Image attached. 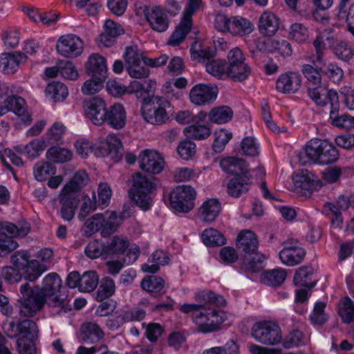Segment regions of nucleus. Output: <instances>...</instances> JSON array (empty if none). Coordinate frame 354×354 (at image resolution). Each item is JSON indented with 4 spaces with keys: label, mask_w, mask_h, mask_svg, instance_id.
Instances as JSON below:
<instances>
[{
    "label": "nucleus",
    "mask_w": 354,
    "mask_h": 354,
    "mask_svg": "<svg viewBox=\"0 0 354 354\" xmlns=\"http://www.w3.org/2000/svg\"><path fill=\"white\" fill-rule=\"evenodd\" d=\"M62 286V279L56 273L46 275L41 287L36 286L31 288L27 282L21 285L17 304L19 315L32 317L43 308L46 303L52 307H60L66 312L67 295L61 292Z\"/></svg>",
    "instance_id": "obj_1"
},
{
    "label": "nucleus",
    "mask_w": 354,
    "mask_h": 354,
    "mask_svg": "<svg viewBox=\"0 0 354 354\" xmlns=\"http://www.w3.org/2000/svg\"><path fill=\"white\" fill-rule=\"evenodd\" d=\"M195 299L198 304H185L180 307V310L186 314L191 313L201 332L209 333L218 330L225 319V314L212 306H225L224 298L212 291H203L196 294Z\"/></svg>",
    "instance_id": "obj_2"
},
{
    "label": "nucleus",
    "mask_w": 354,
    "mask_h": 354,
    "mask_svg": "<svg viewBox=\"0 0 354 354\" xmlns=\"http://www.w3.org/2000/svg\"><path fill=\"white\" fill-rule=\"evenodd\" d=\"M195 299L198 304H185L180 307V310L186 314L191 313L201 332L209 333L218 330L225 319V314L212 306H225L224 298L212 291H203L196 294Z\"/></svg>",
    "instance_id": "obj_3"
},
{
    "label": "nucleus",
    "mask_w": 354,
    "mask_h": 354,
    "mask_svg": "<svg viewBox=\"0 0 354 354\" xmlns=\"http://www.w3.org/2000/svg\"><path fill=\"white\" fill-rule=\"evenodd\" d=\"M259 242L254 233L250 230L241 231L236 239V246L244 253L241 268L246 272H259L263 268L266 257L257 252Z\"/></svg>",
    "instance_id": "obj_4"
},
{
    "label": "nucleus",
    "mask_w": 354,
    "mask_h": 354,
    "mask_svg": "<svg viewBox=\"0 0 354 354\" xmlns=\"http://www.w3.org/2000/svg\"><path fill=\"white\" fill-rule=\"evenodd\" d=\"M306 154L308 158L321 165H329L339 158L336 147L326 140L310 141L306 147Z\"/></svg>",
    "instance_id": "obj_5"
},
{
    "label": "nucleus",
    "mask_w": 354,
    "mask_h": 354,
    "mask_svg": "<svg viewBox=\"0 0 354 354\" xmlns=\"http://www.w3.org/2000/svg\"><path fill=\"white\" fill-rule=\"evenodd\" d=\"M136 14L144 16L150 28L155 32H164L169 26L167 14L159 6L136 5Z\"/></svg>",
    "instance_id": "obj_6"
},
{
    "label": "nucleus",
    "mask_w": 354,
    "mask_h": 354,
    "mask_svg": "<svg viewBox=\"0 0 354 354\" xmlns=\"http://www.w3.org/2000/svg\"><path fill=\"white\" fill-rule=\"evenodd\" d=\"M252 336L258 342L275 346L281 342L282 333L279 326L272 322H260L252 328Z\"/></svg>",
    "instance_id": "obj_7"
},
{
    "label": "nucleus",
    "mask_w": 354,
    "mask_h": 354,
    "mask_svg": "<svg viewBox=\"0 0 354 354\" xmlns=\"http://www.w3.org/2000/svg\"><path fill=\"white\" fill-rule=\"evenodd\" d=\"M153 188V183L149 179L140 173H136L129 194L138 207L143 210H147L151 205L150 194Z\"/></svg>",
    "instance_id": "obj_8"
},
{
    "label": "nucleus",
    "mask_w": 354,
    "mask_h": 354,
    "mask_svg": "<svg viewBox=\"0 0 354 354\" xmlns=\"http://www.w3.org/2000/svg\"><path fill=\"white\" fill-rule=\"evenodd\" d=\"M169 106L170 103L167 99L154 96L151 100V104L144 108L142 115L147 122L160 125L169 120L166 109Z\"/></svg>",
    "instance_id": "obj_9"
},
{
    "label": "nucleus",
    "mask_w": 354,
    "mask_h": 354,
    "mask_svg": "<svg viewBox=\"0 0 354 354\" xmlns=\"http://www.w3.org/2000/svg\"><path fill=\"white\" fill-rule=\"evenodd\" d=\"M195 197L196 192L191 186H178L170 193L171 207L179 212H188L194 207Z\"/></svg>",
    "instance_id": "obj_10"
},
{
    "label": "nucleus",
    "mask_w": 354,
    "mask_h": 354,
    "mask_svg": "<svg viewBox=\"0 0 354 354\" xmlns=\"http://www.w3.org/2000/svg\"><path fill=\"white\" fill-rule=\"evenodd\" d=\"M5 334L11 339L17 338L20 335L26 337L35 338L37 336L39 330L35 322L30 319L20 320L13 319L12 321L3 324Z\"/></svg>",
    "instance_id": "obj_11"
},
{
    "label": "nucleus",
    "mask_w": 354,
    "mask_h": 354,
    "mask_svg": "<svg viewBox=\"0 0 354 354\" xmlns=\"http://www.w3.org/2000/svg\"><path fill=\"white\" fill-rule=\"evenodd\" d=\"M56 49L58 53L63 57L74 58L82 53L84 42L80 37L75 35H65L58 39Z\"/></svg>",
    "instance_id": "obj_12"
},
{
    "label": "nucleus",
    "mask_w": 354,
    "mask_h": 354,
    "mask_svg": "<svg viewBox=\"0 0 354 354\" xmlns=\"http://www.w3.org/2000/svg\"><path fill=\"white\" fill-rule=\"evenodd\" d=\"M140 168L147 173L158 174L164 169L165 160L158 151L145 149L138 157Z\"/></svg>",
    "instance_id": "obj_13"
},
{
    "label": "nucleus",
    "mask_w": 354,
    "mask_h": 354,
    "mask_svg": "<svg viewBox=\"0 0 354 354\" xmlns=\"http://www.w3.org/2000/svg\"><path fill=\"white\" fill-rule=\"evenodd\" d=\"M218 95V88L212 84H198L189 91L190 102L196 106H205L213 103Z\"/></svg>",
    "instance_id": "obj_14"
},
{
    "label": "nucleus",
    "mask_w": 354,
    "mask_h": 354,
    "mask_svg": "<svg viewBox=\"0 0 354 354\" xmlns=\"http://www.w3.org/2000/svg\"><path fill=\"white\" fill-rule=\"evenodd\" d=\"M83 108L85 115L94 124L101 125L105 122L106 104L104 100L95 97L84 102Z\"/></svg>",
    "instance_id": "obj_15"
},
{
    "label": "nucleus",
    "mask_w": 354,
    "mask_h": 354,
    "mask_svg": "<svg viewBox=\"0 0 354 354\" xmlns=\"http://www.w3.org/2000/svg\"><path fill=\"white\" fill-rule=\"evenodd\" d=\"M217 21L227 23L228 31L233 35L243 37L250 35L254 30L252 23L241 16L227 18L225 15H218Z\"/></svg>",
    "instance_id": "obj_16"
},
{
    "label": "nucleus",
    "mask_w": 354,
    "mask_h": 354,
    "mask_svg": "<svg viewBox=\"0 0 354 354\" xmlns=\"http://www.w3.org/2000/svg\"><path fill=\"white\" fill-rule=\"evenodd\" d=\"M59 201L61 205L59 211L61 217L66 221H72L80 201V196L62 189L59 196Z\"/></svg>",
    "instance_id": "obj_17"
},
{
    "label": "nucleus",
    "mask_w": 354,
    "mask_h": 354,
    "mask_svg": "<svg viewBox=\"0 0 354 354\" xmlns=\"http://www.w3.org/2000/svg\"><path fill=\"white\" fill-rule=\"evenodd\" d=\"M27 59V55L18 51L3 53L0 55V71L5 74H13Z\"/></svg>",
    "instance_id": "obj_18"
},
{
    "label": "nucleus",
    "mask_w": 354,
    "mask_h": 354,
    "mask_svg": "<svg viewBox=\"0 0 354 354\" xmlns=\"http://www.w3.org/2000/svg\"><path fill=\"white\" fill-rule=\"evenodd\" d=\"M292 180L296 187L312 192L322 186L321 181L308 170H301L295 174Z\"/></svg>",
    "instance_id": "obj_19"
},
{
    "label": "nucleus",
    "mask_w": 354,
    "mask_h": 354,
    "mask_svg": "<svg viewBox=\"0 0 354 354\" xmlns=\"http://www.w3.org/2000/svg\"><path fill=\"white\" fill-rule=\"evenodd\" d=\"M30 231V225L25 221L16 224L8 221L0 222V236L8 238H23Z\"/></svg>",
    "instance_id": "obj_20"
},
{
    "label": "nucleus",
    "mask_w": 354,
    "mask_h": 354,
    "mask_svg": "<svg viewBox=\"0 0 354 354\" xmlns=\"http://www.w3.org/2000/svg\"><path fill=\"white\" fill-rule=\"evenodd\" d=\"M3 104L7 109V112H14L25 122L32 120L31 116L27 111L25 100L22 97L12 95V93L6 95Z\"/></svg>",
    "instance_id": "obj_21"
},
{
    "label": "nucleus",
    "mask_w": 354,
    "mask_h": 354,
    "mask_svg": "<svg viewBox=\"0 0 354 354\" xmlns=\"http://www.w3.org/2000/svg\"><path fill=\"white\" fill-rule=\"evenodd\" d=\"M301 78L296 73H284L277 80L276 88L283 93L297 92L301 86Z\"/></svg>",
    "instance_id": "obj_22"
},
{
    "label": "nucleus",
    "mask_w": 354,
    "mask_h": 354,
    "mask_svg": "<svg viewBox=\"0 0 354 354\" xmlns=\"http://www.w3.org/2000/svg\"><path fill=\"white\" fill-rule=\"evenodd\" d=\"M279 18L270 11H264L259 19V32L268 37L273 36L279 29Z\"/></svg>",
    "instance_id": "obj_23"
},
{
    "label": "nucleus",
    "mask_w": 354,
    "mask_h": 354,
    "mask_svg": "<svg viewBox=\"0 0 354 354\" xmlns=\"http://www.w3.org/2000/svg\"><path fill=\"white\" fill-rule=\"evenodd\" d=\"M220 165L225 172L234 175V177L250 176L248 165L243 159L228 157L221 160Z\"/></svg>",
    "instance_id": "obj_24"
},
{
    "label": "nucleus",
    "mask_w": 354,
    "mask_h": 354,
    "mask_svg": "<svg viewBox=\"0 0 354 354\" xmlns=\"http://www.w3.org/2000/svg\"><path fill=\"white\" fill-rule=\"evenodd\" d=\"M85 66L88 74L91 77H100L106 79L108 72L106 62L102 55L97 53L92 54L88 57Z\"/></svg>",
    "instance_id": "obj_25"
},
{
    "label": "nucleus",
    "mask_w": 354,
    "mask_h": 354,
    "mask_svg": "<svg viewBox=\"0 0 354 354\" xmlns=\"http://www.w3.org/2000/svg\"><path fill=\"white\" fill-rule=\"evenodd\" d=\"M126 111L121 104L115 103L107 109L106 112V120L111 127L120 129L126 124Z\"/></svg>",
    "instance_id": "obj_26"
},
{
    "label": "nucleus",
    "mask_w": 354,
    "mask_h": 354,
    "mask_svg": "<svg viewBox=\"0 0 354 354\" xmlns=\"http://www.w3.org/2000/svg\"><path fill=\"white\" fill-rule=\"evenodd\" d=\"M221 209V203L217 199L209 198L198 209V216L202 221L212 223L217 218Z\"/></svg>",
    "instance_id": "obj_27"
},
{
    "label": "nucleus",
    "mask_w": 354,
    "mask_h": 354,
    "mask_svg": "<svg viewBox=\"0 0 354 354\" xmlns=\"http://www.w3.org/2000/svg\"><path fill=\"white\" fill-rule=\"evenodd\" d=\"M306 251L302 248H283L279 252L281 261L288 266H294L301 263L306 256Z\"/></svg>",
    "instance_id": "obj_28"
},
{
    "label": "nucleus",
    "mask_w": 354,
    "mask_h": 354,
    "mask_svg": "<svg viewBox=\"0 0 354 354\" xmlns=\"http://www.w3.org/2000/svg\"><path fill=\"white\" fill-rule=\"evenodd\" d=\"M104 333L95 323L84 324L81 328V339L86 344L98 342L104 337Z\"/></svg>",
    "instance_id": "obj_29"
},
{
    "label": "nucleus",
    "mask_w": 354,
    "mask_h": 354,
    "mask_svg": "<svg viewBox=\"0 0 354 354\" xmlns=\"http://www.w3.org/2000/svg\"><path fill=\"white\" fill-rule=\"evenodd\" d=\"M250 178V176L232 178L227 185L228 194L233 197H239L241 194H245L248 191Z\"/></svg>",
    "instance_id": "obj_30"
},
{
    "label": "nucleus",
    "mask_w": 354,
    "mask_h": 354,
    "mask_svg": "<svg viewBox=\"0 0 354 354\" xmlns=\"http://www.w3.org/2000/svg\"><path fill=\"white\" fill-rule=\"evenodd\" d=\"M233 114V111L230 106H221L212 109L208 117L211 122L222 124L230 122Z\"/></svg>",
    "instance_id": "obj_31"
},
{
    "label": "nucleus",
    "mask_w": 354,
    "mask_h": 354,
    "mask_svg": "<svg viewBox=\"0 0 354 354\" xmlns=\"http://www.w3.org/2000/svg\"><path fill=\"white\" fill-rule=\"evenodd\" d=\"M286 276V271L284 269H273L263 272L261 276V281L267 286H278L283 283Z\"/></svg>",
    "instance_id": "obj_32"
},
{
    "label": "nucleus",
    "mask_w": 354,
    "mask_h": 354,
    "mask_svg": "<svg viewBox=\"0 0 354 354\" xmlns=\"http://www.w3.org/2000/svg\"><path fill=\"white\" fill-rule=\"evenodd\" d=\"M192 26V20L183 17L180 24L170 36L167 44L174 46L179 45L190 31Z\"/></svg>",
    "instance_id": "obj_33"
},
{
    "label": "nucleus",
    "mask_w": 354,
    "mask_h": 354,
    "mask_svg": "<svg viewBox=\"0 0 354 354\" xmlns=\"http://www.w3.org/2000/svg\"><path fill=\"white\" fill-rule=\"evenodd\" d=\"M89 180L88 174L84 170L77 171L72 179L62 188L65 191L75 193L80 196V191Z\"/></svg>",
    "instance_id": "obj_34"
},
{
    "label": "nucleus",
    "mask_w": 354,
    "mask_h": 354,
    "mask_svg": "<svg viewBox=\"0 0 354 354\" xmlns=\"http://www.w3.org/2000/svg\"><path fill=\"white\" fill-rule=\"evenodd\" d=\"M320 66V71L324 76L334 83L339 82L344 77V71L337 64L333 62L324 63Z\"/></svg>",
    "instance_id": "obj_35"
},
{
    "label": "nucleus",
    "mask_w": 354,
    "mask_h": 354,
    "mask_svg": "<svg viewBox=\"0 0 354 354\" xmlns=\"http://www.w3.org/2000/svg\"><path fill=\"white\" fill-rule=\"evenodd\" d=\"M149 261L153 263V264H143L142 270L145 272L155 273L159 270L160 265L164 266L168 263L169 257L163 251L156 250L150 257Z\"/></svg>",
    "instance_id": "obj_36"
},
{
    "label": "nucleus",
    "mask_w": 354,
    "mask_h": 354,
    "mask_svg": "<svg viewBox=\"0 0 354 354\" xmlns=\"http://www.w3.org/2000/svg\"><path fill=\"white\" fill-rule=\"evenodd\" d=\"M313 269L310 266H301L297 270L294 276V283L296 286H304L310 289L315 286V282H310V276Z\"/></svg>",
    "instance_id": "obj_37"
},
{
    "label": "nucleus",
    "mask_w": 354,
    "mask_h": 354,
    "mask_svg": "<svg viewBox=\"0 0 354 354\" xmlns=\"http://www.w3.org/2000/svg\"><path fill=\"white\" fill-rule=\"evenodd\" d=\"M106 145L108 147L105 153L107 156H111L115 161H118L123 155V148L120 140L113 134H109L106 137Z\"/></svg>",
    "instance_id": "obj_38"
},
{
    "label": "nucleus",
    "mask_w": 354,
    "mask_h": 354,
    "mask_svg": "<svg viewBox=\"0 0 354 354\" xmlns=\"http://www.w3.org/2000/svg\"><path fill=\"white\" fill-rule=\"evenodd\" d=\"M251 73V68L248 64L227 66V75L234 82H243L246 80Z\"/></svg>",
    "instance_id": "obj_39"
},
{
    "label": "nucleus",
    "mask_w": 354,
    "mask_h": 354,
    "mask_svg": "<svg viewBox=\"0 0 354 354\" xmlns=\"http://www.w3.org/2000/svg\"><path fill=\"white\" fill-rule=\"evenodd\" d=\"M141 287L145 291L151 294L160 293L165 287L162 278L151 275L145 277L141 281Z\"/></svg>",
    "instance_id": "obj_40"
},
{
    "label": "nucleus",
    "mask_w": 354,
    "mask_h": 354,
    "mask_svg": "<svg viewBox=\"0 0 354 354\" xmlns=\"http://www.w3.org/2000/svg\"><path fill=\"white\" fill-rule=\"evenodd\" d=\"M301 72L307 80L308 86H319L321 85L322 74L320 67L317 68L311 64H304L301 66Z\"/></svg>",
    "instance_id": "obj_41"
},
{
    "label": "nucleus",
    "mask_w": 354,
    "mask_h": 354,
    "mask_svg": "<svg viewBox=\"0 0 354 354\" xmlns=\"http://www.w3.org/2000/svg\"><path fill=\"white\" fill-rule=\"evenodd\" d=\"M73 153L65 148L57 147H50L46 152V158L53 162L63 163L71 160Z\"/></svg>",
    "instance_id": "obj_42"
},
{
    "label": "nucleus",
    "mask_w": 354,
    "mask_h": 354,
    "mask_svg": "<svg viewBox=\"0 0 354 354\" xmlns=\"http://www.w3.org/2000/svg\"><path fill=\"white\" fill-rule=\"evenodd\" d=\"M339 315L342 322L346 324L354 322V302L348 297L339 304Z\"/></svg>",
    "instance_id": "obj_43"
},
{
    "label": "nucleus",
    "mask_w": 354,
    "mask_h": 354,
    "mask_svg": "<svg viewBox=\"0 0 354 354\" xmlns=\"http://www.w3.org/2000/svg\"><path fill=\"white\" fill-rule=\"evenodd\" d=\"M46 93L54 101L59 102L63 101L67 97L68 88L63 83L55 82L47 86Z\"/></svg>",
    "instance_id": "obj_44"
},
{
    "label": "nucleus",
    "mask_w": 354,
    "mask_h": 354,
    "mask_svg": "<svg viewBox=\"0 0 354 354\" xmlns=\"http://www.w3.org/2000/svg\"><path fill=\"white\" fill-rule=\"evenodd\" d=\"M203 243L207 246H220L225 243L223 235L218 230L209 228L205 230L202 233Z\"/></svg>",
    "instance_id": "obj_45"
},
{
    "label": "nucleus",
    "mask_w": 354,
    "mask_h": 354,
    "mask_svg": "<svg viewBox=\"0 0 354 354\" xmlns=\"http://www.w3.org/2000/svg\"><path fill=\"white\" fill-rule=\"evenodd\" d=\"M184 133L189 138L202 140L211 135V129L207 125L194 124L185 128Z\"/></svg>",
    "instance_id": "obj_46"
},
{
    "label": "nucleus",
    "mask_w": 354,
    "mask_h": 354,
    "mask_svg": "<svg viewBox=\"0 0 354 354\" xmlns=\"http://www.w3.org/2000/svg\"><path fill=\"white\" fill-rule=\"evenodd\" d=\"M99 283V277L95 271H88L81 276L79 290L90 292L94 290Z\"/></svg>",
    "instance_id": "obj_47"
},
{
    "label": "nucleus",
    "mask_w": 354,
    "mask_h": 354,
    "mask_svg": "<svg viewBox=\"0 0 354 354\" xmlns=\"http://www.w3.org/2000/svg\"><path fill=\"white\" fill-rule=\"evenodd\" d=\"M115 292L114 281L110 277H104L100 284L96 294V299L102 301L111 297Z\"/></svg>",
    "instance_id": "obj_48"
},
{
    "label": "nucleus",
    "mask_w": 354,
    "mask_h": 354,
    "mask_svg": "<svg viewBox=\"0 0 354 354\" xmlns=\"http://www.w3.org/2000/svg\"><path fill=\"white\" fill-rule=\"evenodd\" d=\"M290 39L299 44H304L308 40L309 30L307 27L300 23L292 24L289 28Z\"/></svg>",
    "instance_id": "obj_49"
},
{
    "label": "nucleus",
    "mask_w": 354,
    "mask_h": 354,
    "mask_svg": "<svg viewBox=\"0 0 354 354\" xmlns=\"http://www.w3.org/2000/svg\"><path fill=\"white\" fill-rule=\"evenodd\" d=\"M120 225L121 218L117 217L115 212H111L107 218L104 216L101 235L103 237L109 236L117 230Z\"/></svg>",
    "instance_id": "obj_50"
},
{
    "label": "nucleus",
    "mask_w": 354,
    "mask_h": 354,
    "mask_svg": "<svg viewBox=\"0 0 354 354\" xmlns=\"http://www.w3.org/2000/svg\"><path fill=\"white\" fill-rule=\"evenodd\" d=\"M128 247V241L119 236H114L110 243L104 245V251L108 254H122Z\"/></svg>",
    "instance_id": "obj_51"
},
{
    "label": "nucleus",
    "mask_w": 354,
    "mask_h": 354,
    "mask_svg": "<svg viewBox=\"0 0 354 354\" xmlns=\"http://www.w3.org/2000/svg\"><path fill=\"white\" fill-rule=\"evenodd\" d=\"M124 59L127 68L136 63L143 62V59H146V57L143 55V53L138 49L137 46H127L125 48Z\"/></svg>",
    "instance_id": "obj_52"
},
{
    "label": "nucleus",
    "mask_w": 354,
    "mask_h": 354,
    "mask_svg": "<svg viewBox=\"0 0 354 354\" xmlns=\"http://www.w3.org/2000/svg\"><path fill=\"white\" fill-rule=\"evenodd\" d=\"M106 78L100 77H91V79L86 80L82 86L81 91L83 94L86 95H92L100 91L103 87V83Z\"/></svg>",
    "instance_id": "obj_53"
},
{
    "label": "nucleus",
    "mask_w": 354,
    "mask_h": 354,
    "mask_svg": "<svg viewBox=\"0 0 354 354\" xmlns=\"http://www.w3.org/2000/svg\"><path fill=\"white\" fill-rule=\"evenodd\" d=\"M24 273V278L28 281H35L45 270L44 266L36 260L30 261L25 268Z\"/></svg>",
    "instance_id": "obj_54"
},
{
    "label": "nucleus",
    "mask_w": 354,
    "mask_h": 354,
    "mask_svg": "<svg viewBox=\"0 0 354 354\" xmlns=\"http://www.w3.org/2000/svg\"><path fill=\"white\" fill-rule=\"evenodd\" d=\"M190 53L192 59L201 61L212 58L214 56V50L210 48H201V44L195 41L191 46Z\"/></svg>",
    "instance_id": "obj_55"
},
{
    "label": "nucleus",
    "mask_w": 354,
    "mask_h": 354,
    "mask_svg": "<svg viewBox=\"0 0 354 354\" xmlns=\"http://www.w3.org/2000/svg\"><path fill=\"white\" fill-rule=\"evenodd\" d=\"M206 71L213 76L221 78L227 74V64L225 61L221 59H212L209 61L205 66Z\"/></svg>",
    "instance_id": "obj_56"
},
{
    "label": "nucleus",
    "mask_w": 354,
    "mask_h": 354,
    "mask_svg": "<svg viewBox=\"0 0 354 354\" xmlns=\"http://www.w3.org/2000/svg\"><path fill=\"white\" fill-rule=\"evenodd\" d=\"M55 173V167L49 162H39L34 167V176L38 181H44Z\"/></svg>",
    "instance_id": "obj_57"
},
{
    "label": "nucleus",
    "mask_w": 354,
    "mask_h": 354,
    "mask_svg": "<svg viewBox=\"0 0 354 354\" xmlns=\"http://www.w3.org/2000/svg\"><path fill=\"white\" fill-rule=\"evenodd\" d=\"M214 141L212 144V149L216 153H221L223 151L226 144L232 137V133H227L223 129L214 133Z\"/></svg>",
    "instance_id": "obj_58"
},
{
    "label": "nucleus",
    "mask_w": 354,
    "mask_h": 354,
    "mask_svg": "<svg viewBox=\"0 0 354 354\" xmlns=\"http://www.w3.org/2000/svg\"><path fill=\"white\" fill-rule=\"evenodd\" d=\"M97 205L98 203H97L96 202V197L95 194H93L92 198L86 196L83 199V203L78 213V218L80 221H84L91 212H94L96 209Z\"/></svg>",
    "instance_id": "obj_59"
},
{
    "label": "nucleus",
    "mask_w": 354,
    "mask_h": 354,
    "mask_svg": "<svg viewBox=\"0 0 354 354\" xmlns=\"http://www.w3.org/2000/svg\"><path fill=\"white\" fill-rule=\"evenodd\" d=\"M333 53L335 56L343 61H348L353 56V50L348 43L341 41L333 48Z\"/></svg>",
    "instance_id": "obj_60"
},
{
    "label": "nucleus",
    "mask_w": 354,
    "mask_h": 354,
    "mask_svg": "<svg viewBox=\"0 0 354 354\" xmlns=\"http://www.w3.org/2000/svg\"><path fill=\"white\" fill-rule=\"evenodd\" d=\"M326 304L324 302H317L314 309L310 315L311 322L315 325H323L328 319L327 315L324 312Z\"/></svg>",
    "instance_id": "obj_61"
},
{
    "label": "nucleus",
    "mask_w": 354,
    "mask_h": 354,
    "mask_svg": "<svg viewBox=\"0 0 354 354\" xmlns=\"http://www.w3.org/2000/svg\"><path fill=\"white\" fill-rule=\"evenodd\" d=\"M45 141L43 139H35L25 146L24 151L28 158L33 159L45 149Z\"/></svg>",
    "instance_id": "obj_62"
},
{
    "label": "nucleus",
    "mask_w": 354,
    "mask_h": 354,
    "mask_svg": "<svg viewBox=\"0 0 354 354\" xmlns=\"http://www.w3.org/2000/svg\"><path fill=\"white\" fill-rule=\"evenodd\" d=\"M30 255L26 250H20L15 252L10 257V261L13 266L18 269L24 270L28 264L31 261Z\"/></svg>",
    "instance_id": "obj_63"
},
{
    "label": "nucleus",
    "mask_w": 354,
    "mask_h": 354,
    "mask_svg": "<svg viewBox=\"0 0 354 354\" xmlns=\"http://www.w3.org/2000/svg\"><path fill=\"white\" fill-rule=\"evenodd\" d=\"M59 70L62 76L69 80H76L79 74L77 68L70 61H61L59 64Z\"/></svg>",
    "instance_id": "obj_64"
}]
</instances>
